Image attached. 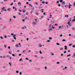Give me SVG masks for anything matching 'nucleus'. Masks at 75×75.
<instances>
[{
	"instance_id": "obj_43",
	"label": "nucleus",
	"mask_w": 75,
	"mask_h": 75,
	"mask_svg": "<svg viewBox=\"0 0 75 75\" xmlns=\"http://www.w3.org/2000/svg\"><path fill=\"white\" fill-rule=\"evenodd\" d=\"M13 17L14 18H16V16H13Z\"/></svg>"
},
{
	"instance_id": "obj_11",
	"label": "nucleus",
	"mask_w": 75,
	"mask_h": 75,
	"mask_svg": "<svg viewBox=\"0 0 75 75\" xmlns=\"http://www.w3.org/2000/svg\"><path fill=\"white\" fill-rule=\"evenodd\" d=\"M65 4V1H64L62 3V4Z\"/></svg>"
},
{
	"instance_id": "obj_54",
	"label": "nucleus",
	"mask_w": 75,
	"mask_h": 75,
	"mask_svg": "<svg viewBox=\"0 0 75 75\" xmlns=\"http://www.w3.org/2000/svg\"><path fill=\"white\" fill-rule=\"evenodd\" d=\"M59 28H62V27H61V26H60L59 27Z\"/></svg>"
},
{
	"instance_id": "obj_49",
	"label": "nucleus",
	"mask_w": 75,
	"mask_h": 75,
	"mask_svg": "<svg viewBox=\"0 0 75 75\" xmlns=\"http://www.w3.org/2000/svg\"><path fill=\"white\" fill-rule=\"evenodd\" d=\"M57 64H59V62H57Z\"/></svg>"
},
{
	"instance_id": "obj_47",
	"label": "nucleus",
	"mask_w": 75,
	"mask_h": 75,
	"mask_svg": "<svg viewBox=\"0 0 75 75\" xmlns=\"http://www.w3.org/2000/svg\"><path fill=\"white\" fill-rule=\"evenodd\" d=\"M13 4V3H12L11 4V6H12Z\"/></svg>"
},
{
	"instance_id": "obj_1",
	"label": "nucleus",
	"mask_w": 75,
	"mask_h": 75,
	"mask_svg": "<svg viewBox=\"0 0 75 75\" xmlns=\"http://www.w3.org/2000/svg\"><path fill=\"white\" fill-rule=\"evenodd\" d=\"M68 25H69L70 27H71V24H70V22H68Z\"/></svg>"
},
{
	"instance_id": "obj_5",
	"label": "nucleus",
	"mask_w": 75,
	"mask_h": 75,
	"mask_svg": "<svg viewBox=\"0 0 75 75\" xmlns=\"http://www.w3.org/2000/svg\"><path fill=\"white\" fill-rule=\"evenodd\" d=\"M68 17H69V16L68 15H66L65 16V17H67V18H68Z\"/></svg>"
},
{
	"instance_id": "obj_48",
	"label": "nucleus",
	"mask_w": 75,
	"mask_h": 75,
	"mask_svg": "<svg viewBox=\"0 0 75 75\" xmlns=\"http://www.w3.org/2000/svg\"><path fill=\"white\" fill-rule=\"evenodd\" d=\"M66 53H67V52H66V51H65L64 52V54H65Z\"/></svg>"
},
{
	"instance_id": "obj_16",
	"label": "nucleus",
	"mask_w": 75,
	"mask_h": 75,
	"mask_svg": "<svg viewBox=\"0 0 75 75\" xmlns=\"http://www.w3.org/2000/svg\"><path fill=\"white\" fill-rule=\"evenodd\" d=\"M49 40H52V38H51V37H50V38H49Z\"/></svg>"
},
{
	"instance_id": "obj_36",
	"label": "nucleus",
	"mask_w": 75,
	"mask_h": 75,
	"mask_svg": "<svg viewBox=\"0 0 75 75\" xmlns=\"http://www.w3.org/2000/svg\"><path fill=\"white\" fill-rule=\"evenodd\" d=\"M5 8H4V7H3L2 8V10H4V9Z\"/></svg>"
},
{
	"instance_id": "obj_34",
	"label": "nucleus",
	"mask_w": 75,
	"mask_h": 75,
	"mask_svg": "<svg viewBox=\"0 0 75 75\" xmlns=\"http://www.w3.org/2000/svg\"><path fill=\"white\" fill-rule=\"evenodd\" d=\"M14 39L15 40H16V37H14Z\"/></svg>"
},
{
	"instance_id": "obj_26",
	"label": "nucleus",
	"mask_w": 75,
	"mask_h": 75,
	"mask_svg": "<svg viewBox=\"0 0 75 75\" xmlns=\"http://www.w3.org/2000/svg\"><path fill=\"white\" fill-rule=\"evenodd\" d=\"M22 21L24 22V21H25V19H23V20H22Z\"/></svg>"
},
{
	"instance_id": "obj_30",
	"label": "nucleus",
	"mask_w": 75,
	"mask_h": 75,
	"mask_svg": "<svg viewBox=\"0 0 75 75\" xmlns=\"http://www.w3.org/2000/svg\"><path fill=\"white\" fill-rule=\"evenodd\" d=\"M58 6H59V7H60V6H61V4H58Z\"/></svg>"
},
{
	"instance_id": "obj_38",
	"label": "nucleus",
	"mask_w": 75,
	"mask_h": 75,
	"mask_svg": "<svg viewBox=\"0 0 75 75\" xmlns=\"http://www.w3.org/2000/svg\"><path fill=\"white\" fill-rule=\"evenodd\" d=\"M25 59L27 60H28V59H29L28 58H26Z\"/></svg>"
},
{
	"instance_id": "obj_60",
	"label": "nucleus",
	"mask_w": 75,
	"mask_h": 75,
	"mask_svg": "<svg viewBox=\"0 0 75 75\" xmlns=\"http://www.w3.org/2000/svg\"><path fill=\"white\" fill-rule=\"evenodd\" d=\"M26 40L27 41H28V38H27Z\"/></svg>"
},
{
	"instance_id": "obj_6",
	"label": "nucleus",
	"mask_w": 75,
	"mask_h": 75,
	"mask_svg": "<svg viewBox=\"0 0 75 75\" xmlns=\"http://www.w3.org/2000/svg\"><path fill=\"white\" fill-rule=\"evenodd\" d=\"M11 9L10 8H9L8 9V11H10Z\"/></svg>"
},
{
	"instance_id": "obj_4",
	"label": "nucleus",
	"mask_w": 75,
	"mask_h": 75,
	"mask_svg": "<svg viewBox=\"0 0 75 75\" xmlns=\"http://www.w3.org/2000/svg\"><path fill=\"white\" fill-rule=\"evenodd\" d=\"M18 5H19V6H21V3H20V2H18Z\"/></svg>"
},
{
	"instance_id": "obj_63",
	"label": "nucleus",
	"mask_w": 75,
	"mask_h": 75,
	"mask_svg": "<svg viewBox=\"0 0 75 75\" xmlns=\"http://www.w3.org/2000/svg\"><path fill=\"white\" fill-rule=\"evenodd\" d=\"M74 57H75V53L74 54Z\"/></svg>"
},
{
	"instance_id": "obj_41",
	"label": "nucleus",
	"mask_w": 75,
	"mask_h": 75,
	"mask_svg": "<svg viewBox=\"0 0 75 75\" xmlns=\"http://www.w3.org/2000/svg\"><path fill=\"white\" fill-rule=\"evenodd\" d=\"M73 48H75V45H74L73 46Z\"/></svg>"
},
{
	"instance_id": "obj_23",
	"label": "nucleus",
	"mask_w": 75,
	"mask_h": 75,
	"mask_svg": "<svg viewBox=\"0 0 75 75\" xmlns=\"http://www.w3.org/2000/svg\"><path fill=\"white\" fill-rule=\"evenodd\" d=\"M72 29L73 30H74L75 29V28H72Z\"/></svg>"
},
{
	"instance_id": "obj_35",
	"label": "nucleus",
	"mask_w": 75,
	"mask_h": 75,
	"mask_svg": "<svg viewBox=\"0 0 75 75\" xmlns=\"http://www.w3.org/2000/svg\"><path fill=\"white\" fill-rule=\"evenodd\" d=\"M23 13H25V10H23Z\"/></svg>"
},
{
	"instance_id": "obj_59",
	"label": "nucleus",
	"mask_w": 75,
	"mask_h": 75,
	"mask_svg": "<svg viewBox=\"0 0 75 75\" xmlns=\"http://www.w3.org/2000/svg\"><path fill=\"white\" fill-rule=\"evenodd\" d=\"M67 67H65V69H67Z\"/></svg>"
},
{
	"instance_id": "obj_55",
	"label": "nucleus",
	"mask_w": 75,
	"mask_h": 75,
	"mask_svg": "<svg viewBox=\"0 0 75 75\" xmlns=\"http://www.w3.org/2000/svg\"><path fill=\"white\" fill-rule=\"evenodd\" d=\"M60 37H62V35L61 34V35H60Z\"/></svg>"
},
{
	"instance_id": "obj_46",
	"label": "nucleus",
	"mask_w": 75,
	"mask_h": 75,
	"mask_svg": "<svg viewBox=\"0 0 75 75\" xmlns=\"http://www.w3.org/2000/svg\"><path fill=\"white\" fill-rule=\"evenodd\" d=\"M47 42H50V40H48Z\"/></svg>"
},
{
	"instance_id": "obj_58",
	"label": "nucleus",
	"mask_w": 75,
	"mask_h": 75,
	"mask_svg": "<svg viewBox=\"0 0 75 75\" xmlns=\"http://www.w3.org/2000/svg\"><path fill=\"white\" fill-rule=\"evenodd\" d=\"M36 4H37V5H38V3H37V2H36Z\"/></svg>"
},
{
	"instance_id": "obj_14",
	"label": "nucleus",
	"mask_w": 75,
	"mask_h": 75,
	"mask_svg": "<svg viewBox=\"0 0 75 75\" xmlns=\"http://www.w3.org/2000/svg\"><path fill=\"white\" fill-rule=\"evenodd\" d=\"M26 15H27V16H28V13L26 12Z\"/></svg>"
},
{
	"instance_id": "obj_52",
	"label": "nucleus",
	"mask_w": 75,
	"mask_h": 75,
	"mask_svg": "<svg viewBox=\"0 0 75 75\" xmlns=\"http://www.w3.org/2000/svg\"><path fill=\"white\" fill-rule=\"evenodd\" d=\"M16 73H18V71H16Z\"/></svg>"
},
{
	"instance_id": "obj_13",
	"label": "nucleus",
	"mask_w": 75,
	"mask_h": 75,
	"mask_svg": "<svg viewBox=\"0 0 75 75\" xmlns=\"http://www.w3.org/2000/svg\"><path fill=\"white\" fill-rule=\"evenodd\" d=\"M25 51H26V50H23V53H24V52H25Z\"/></svg>"
},
{
	"instance_id": "obj_64",
	"label": "nucleus",
	"mask_w": 75,
	"mask_h": 75,
	"mask_svg": "<svg viewBox=\"0 0 75 75\" xmlns=\"http://www.w3.org/2000/svg\"><path fill=\"white\" fill-rule=\"evenodd\" d=\"M55 25H57H57H58V24H55Z\"/></svg>"
},
{
	"instance_id": "obj_12",
	"label": "nucleus",
	"mask_w": 75,
	"mask_h": 75,
	"mask_svg": "<svg viewBox=\"0 0 75 75\" xmlns=\"http://www.w3.org/2000/svg\"><path fill=\"white\" fill-rule=\"evenodd\" d=\"M56 44L57 45H59V44L58 43H56Z\"/></svg>"
},
{
	"instance_id": "obj_42",
	"label": "nucleus",
	"mask_w": 75,
	"mask_h": 75,
	"mask_svg": "<svg viewBox=\"0 0 75 75\" xmlns=\"http://www.w3.org/2000/svg\"><path fill=\"white\" fill-rule=\"evenodd\" d=\"M35 9L34 8V7H33L32 8V10H34Z\"/></svg>"
},
{
	"instance_id": "obj_44",
	"label": "nucleus",
	"mask_w": 75,
	"mask_h": 75,
	"mask_svg": "<svg viewBox=\"0 0 75 75\" xmlns=\"http://www.w3.org/2000/svg\"><path fill=\"white\" fill-rule=\"evenodd\" d=\"M11 35H14V34L13 33H11Z\"/></svg>"
},
{
	"instance_id": "obj_25",
	"label": "nucleus",
	"mask_w": 75,
	"mask_h": 75,
	"mask_svg": "<svg viewBox=\"0 0 75 75\" xmlns=\"http://www.w3.org/2000/svg\"><path fill=\"white\" fill-rule=\"evenodd\" d=\"M45 69H47V67H45Z\"/></svg>"
},
{
	"instance_id": "obj_45",
	"label": "nucleus",
	"mask_w": 75,
	"mask_h": 75,
	"mask_svg": "<svg viewBox=\"0 0 75 75\" xmlns=\"http://www.w3.org/2000/svg\"><path fill=\"white\" fill-rule=\"evenodd\" d=\"M43 14H44V15H46V14H45V12L44 13H43Z\"/></svg>"
},
{
	"instance_id": "obj_21",
	"label": "nucleus",
	"mask_w": 75,
	"mask_h": 75,
	"mask_svg": "<svg viewBox=\"0 0 75 75\" xmlns=\"http://www.w3.org/2000/svg\"><path fill=\"white\" fill-rule=\"evenodd\" d=\"M16 35H14L13 36V37H16Z\"/></svg>"
},
{
	"instance_id": "obj_8",
	"label": "nucleus",
	"mask_w": 75,
	"mask_h": 75,
	"mask_svg": "<svg viewBox=\"0 0 75 75\" xmlns=\"http://www.w3.org/2000/svg\"><path fill=\"white\" fill-rule=\"evenodd\" d=\"M16 47H19V46H18V45H16Z\"/></svg>"
},
{
	"instance_id": "obj_37",
	"label": "nucleus",
	"mask_w": 75,
	"mask_h": 75,
	"mask_svg": "<svg viewBox=\"0 0 75 75\" xmlns=\"http://www.w3.org/2000/svg\"><path fill=\"white\" fill-rule=\"evenodd\" d=\"M20 61H22V59H21L20 60H19Z\"/></svg>"
},
{
	"instance_id": "obj_7",
	"label": "nucleus",
	"mask_w": 75,
	"mask_h": 75,
	"mask_svg": "<svg viewBox=\"0 0 75 75\" xmlns=\"http://www.w3.org/2000/svg\"><path fill=\"white\" fill-rule=\"evenodd\" d=\"M29 6H31V7H32L33 6L31 5V4H29Z\"/></svg>"
},
{
	"instance_id": "obj_19",
	"label": "nucleus",
	"mask_w": 75,
	"mask_h": 75,
	"mask_svg": "<svg viewBox=\"0 0 75 75\" xmlns=\"http://www.w3.org/2000/svg\"><path fill=\"white\" fill-rule=\"evenodd\" d=\"M12 56H13V57H15V55H14L13 54H12Z\"/></svg>"
},
{
	"instance_id": "obj_20",
	"label": "nucleus",
	"mask_w": 75,
	"mask_h": 75,
	"mask_svg": "<svg viewBox=\"0 0 75 75\" xmlns=\"http://www.w3.org/2000/svg\"><path fill=\"white\" fill-rule=\"evenodd\" d=\"M9 65H10V66H11V63H10V62H9Z\"/></svg>"
},
{
	"instance_id": "obj_50",
	"label": "nucleus",
	"mask_w": 75,
	"mask_h": 75,
	"mask_svg": "<svg viewBox=\"0 0 75 75\" xmlns=\"http://www.w3.org/2000/svg\"><path fill=\"white\" fill-rule=\"evenodd\" d=\"M40 47H42V45H40L39 46Z\"/></svg>"
},
{
	"instance_id": "obj_29",
	"label": "nucleus",
	"mask_w": 75,
	"mask_h": 75,
	"mask_svg": "<svg viewBox=\"0 0 75 75\" xmlns=\"http://www.w3.org/2000/svg\"><path fill=\"white\" fill-rule=\"evenodd\" d=\"M11 47H10L8 46V49H10Z\"/></svg>"
},
{
	"instance_id": "obj_40",
	"label": "nucleus",
	"mask_w": 75,
	"mask_h": 75,
	"mask_svg": "<svg viewBox=\"0 0 75 75\" xmlns=\"http://www.w3.org/2000/svg\"><path fill=\"white\" fill-rule=\"evenodd\" d=\"M54 55V53H52L51 55Z\"/></svg>"
},
{
	"instance_id": "obj_28",
	"label": "nucleus",
	"mask_w": 75,
	"mask_h": 75,
	"mask_svg": "<svg viewBox=\"0 0 75 75\" xmlns=\"http://www.w3.org/2000/svg\"><path fill=\"white\" fill-rule=\"evenodd\" d=\"M0 38H1V39H3V37L2 36H1L0 37Z\"/></svg>"
},
{
	"instance_id": "obj_62",
	"label": "nucleus",
	"mask_w": 75,
	"mask_h": 75,
	"mask_svg": "<svg viewBox=\"0 0 75 75\" xmlns=\"http://www.w3.org/2000/svg\"><path fill=\"white\" fill-rule=\"evenodd\" d=\"M57 3H59V1H57Z\"/></svg>"
},
{
	"instance_id": "obj_10",
	"label": "nucleus",
	"mask_w": 75,
	"mask_h": 75,
	"mask_svg": "<svg viewBox=\"0 0 75 75\" xmlns=\"http://www.w3.org/2000/svg\"><path fill=\"white\" fill-rule=\"evenodd\" d=\"M71 56V54H69V55H67V57H69Z\"/></svg>"
},
{
	"instance_id": "obj_53",
	"label": "nucleus",
	"mask_w": 75,
	"mask_h": 75,
	"mask_svg": "<svg viewBox=\"0 0 75 75\" xmlns=\"http://www.w3.org/2000/svg\"><path fill=\"white\" fill-rule=\"evenodd\" d=\"M21 54H19V56H21Z\"/></svg>"
},
{
	"instance_id": "obj_33",
	"label": "nucleus",
	"mask_w": 75,
	"mask_h": 75,
	"mask_svg": "<svg viewBox=\"0 0 75 75\" xmlns=\"http://www.w3.org/2000/svg\"><path fill=\"white\" fill-rule=\"evenodd\" d=\"M38 14H39V13H36V15L37 16H38Z\"/></svg>"
},
{
	"instance_id": "obj_39",
	"label": "nucleus",
	"mask_w": 75,
	"mask_h": 75,
	"mask_svg": "<svg viewBox=\"0 0 75 75\" xmlns=\"http://www.w3.org/2000/svg\"><path fill=\"white\" fill-rule=\"evenodd\" d=\"M18 14L19 15H21V13L20 12Z\"/></svg>"
},
{
	"instance_id": "obj_2",
	"label": "nucleus",
	"mask_w": 75,
	"mask_h": 75,
	"mask_svg": "<svg viewBox=\"0 0 75 75\" xmlns=\"http://www.w3.org/2000/svg\"><path fill=\"white\" fill-rule=\"evenodd\" d=\"M13 9H14V8H15V10H16V11L17 10V9L16 8V7H14V6L13 7Z\"/></svg>"
},
{
	"instance_id": "obj_17",
	"label": "nucleus",
	"mask_w": 75,
	"mask_h": 75,
	"mask_svg": "<svg viewBox=\"0 0 75 75\" xmlns=\"http://www.w3.org/2000/svg\"><path fill=\"white\" fill-rule=\"evenodd\" d=\"M9 53L10 54H11L12 52H10V51H9Z\"/></svg>"
},
{
	"instance_id": "obj_15",
	"label": "nucleus",
	"mask_w": 75,
	"mask_h": 75,
	"mask_svg": "<svg viewBox=\"0 0 75 75\" xmlns=\"http://www.w3.org/2000/svg\"><path fill=\"white\" fill-rule=\"evenodd\" d=\"M42 6H41V7H39L38 8L40 9L41 8H42Z\"/></svg>"
},
{
	"instance_id": "obj_27",
	"label": "nucleus",
	"mask_w": 75,
	"mask_h": 75,
	"mask_svg": "<svg viewBox=\"0 0 75 75\" xmlns=\"http://www.w3.org/2000/svg\"><path fill=\"white\" fill-rule=\"evenodd\" d=\"M42 3L43 4H45V2L44 1H42Z\"/></svg>"
},
{
	"instance_id": "obj_9",
	"label": "nucleus",
	"mask_w": 75,
	"mask_h": 75,
	"mask_svg": "<svg viewBox=\"0 0 75 75\" xmlns=\"http://www.w3.org/2000/svg\"><path fill=\"white\" fill-rule=\"evenodd\" d=\"M59 1H60V3H62L63 1L62 0H59Z\"/></svg>"
},
{
	"instance_id": "obj_24",
	"label": "nucleus",
	"mask_w": 75,
	"mask_h": 75,
	"mask_svg": "<svg viewBox=\"0 0 75 75\" xmlns=\"http://www.w3.org/2000/svg\"><path fill=\"white\" fill-rule=\"evenodd\" d=\"M40 54H42V52H41V51H40Z\"/></svg>"
},
{
	"instance_id": "obj_57",
	"label": "nucleus",
	"mask_w": 75,
	"mask_h": 75,
	"mask_svg": "<svg viewBox=\"0 0 75 75\" xmlns=\"http://www.w3.org/2000/svg\"><path fill=\"white\" fill-rule=\"evenodd\" d=\"M3 11H6V9H4V10H3Z\"/></svg>"
},
{
	"instance_id": "obj_18",
	"label": "nucleus",
	"mask_w": 75,
	"mask_h": 75,
	"mask_svg": "<svg viewBox=\"0 0 75 75\" xmlns=\"http://www.w3.org/2000/svg\"><path fill=\"white\" fill-rule=\"evenodd\" d=\"M46 4H47L48 3V2L47 1H46L45 2Z\"/></svg>"
},
{
	"instance_id": "obj_31",
	"label": "nucleus",
	"mask_w": 75,
	"mask_h": 75,
	"mask_svg": "<svg viewBox=\"0 0 75 75\" xmlns=\"http://www.w3.org/2000/svg\"><path fill=\"white\" fill-rule=\"evenodd\" d=\"M19 74L20 75H21V74H22V73H21V72H20Z\"/></svg>"
},
{
	"instance_id": "obj_32",
	"label": "nucleus",
	"mask_w": 75,
	"mask_h": 75,
	"mask_svg": "<svg viewBox=\"0 0 75 75\" xmlns=\"http://www.w3.org/2000/svg\"><path fill=\"white\" fill-rule=\"evenodd\" d=\"M72 45V44H70L69 45V46H71Z\"/></svg>"
},
{
	"instance_id": "obj_51",
	"label": "nucleus",
	"mask_w": 75,
	"mask_h": 75,
	"mask_svg": "<svg viewBox=\"0 0 75 75\" xmlns=\"http://www.w3.org/2000/svg\"><path fill=\"white\" fill-rule=\"evenodd\" d=\"M12 42H14V40H12Z\"/></svg>"
},
{
	"instance_id": "obj_61",
	"label": "nucleus",
	"mask_w": 75,
	"mask_h": 75,
	"mask_svg": "<svg viewBox=\"0 0 75 75\" xmlns=\"http://www.w3.org/2000/svg\"><path fill=\"white\" fill-rule=\"evenodd\" d=\"M74 6H75V2H74Z\"/></svg>"
},
{
	"instance_id": "obj_3",
	"label": "nucleus",
	"mask_w": 75,
	"mask_h": 75,
	"mask_svg": "<svg viewBox=\"0 0 75 75\" xmlns=\"http://www.w3.org/2000/svg\"><path fill=\"white\" fill-rule=\"evenodd\" d=\"M64 47L65 48V50H67V46H64Z\"/></svg>"
},
{
	"instance_id": "obj_22",
	"label": "nucleus",
	"mask_w": 75,
	"mask_h": 75,
	"mask_svg": "<svg viewBox=\"0 0 75 75\" xmlns=\"http://www.w3.org/2000/svg\"><path fill=\"white\" fill-rule=\"evenodd\" d=\"M62 41H66V40H65V39H63L62 40Z\"/></svg>"
},
{
	"instance_id": "obj_56",
	"label": "nucleus",
	"mask_w": 75,
	"mask_h": 75,
	"mask_svg": "<svg viewBox=\"0 0 75 75\" xmlns=\"http://www.w3.org/2000/svg\"><path fill=\"white\" fill-rule=\"evenodd\" d=\"M26 4H29V3H28V2H27Z\"/></svg>"
}]
</instances>
